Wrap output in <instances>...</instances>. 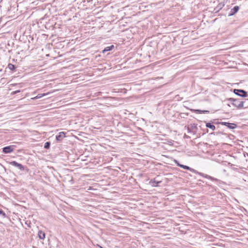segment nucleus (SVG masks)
I'll use <instances>...</instances> for the list:
<instances>
[{"mask_svg": "<svg viewBox=\"0 0 248 248\" xmlns=\"http://www.w3.org/2000/svg\"><path fill=\"white\" fill-rule=\"evenodd\" d=\"M228 100L230 102L232 105L237 108H242L244 107V102L241 101L240 99L230 98L228 99Z\"/></svg>", "mask_w": 248, "mask_h": 248, "instance_id": "nucleus-1", "label": "nucleus"}, {"mask_svg": "<svg viewBox=\"0 0 248 248\" xmlns=\"http://www.w3.org/2000/svg\"><path fill=\"white\" fill-rule=\"evenodd\" d=\"M216 124H220L221 125H225L230 129H233L237 127V124L234 123H230L225 122H217Z\"/></svg>", "mask_w": 248, "mask_h": 248, "instance_id": "nucleus-2", "label": "nucleus"}, {"mask_svg": "<svg viewBox=\"0 0 248 248\" xmlns=\"http://www.w3.org/2000/svg\"><path fill=\"white\" fill-rule=\"evenodd\" d=\"M233 93L236 95L243 97H246L248 96L247 92L241 89H234Z\"/></svg>", "mask_w": 248, "mask_h": 248, "instance_id": "nucleus-3", "label": "nucleus"}, {"mask_svg": "<svg viewBox=\"0 0 248 248\" xmlns=\"http://www.w3.org/2000/svg\"><path fill=\"white\" fill-rule=\"evenodd\" d=\"M10 164L11 165L17 168L19 170H22V171L24 170H25V169L26 168V167L23 166L21 164H20V163L16 162V161H11L10 162Z\"/></svg>", "mask_w": 248, "mask_h": 248, "instance_id": "nucleus-4", "label": "nucleus"}, {"mask_svg": "<svg viewBox=\"0 0 248 248\" xmlns=\"http://www.w3.org/2000/svg\"><path fill=\"white\" fill-rule=\"evenodd\" d=\"M13 146H8L2 148V152L4 154H9L14 151Z\"/></svg>", "mask_w": 248, "mask_h": 248, "instance_id": "nucleus-5", "label": "nucleus"}, {"mask_svg": "<svg viewBox=\"0 0 248 248\" xmlns=\"http://www.w3.org/2000/svg\"><path fill=\"white\" fill-rule=\"evenodd\" d=\"M65 137V133L60 132L59 133L58 135L56 136V140L58 141H61Z\"/></svg>", "mask_w": 248, "mask_h": 248, "instance_id": "nucleus-6", "label": "nucleus"}, {"mask_svg": "<svg viewBox=\"0 0 248 248\" xmlns=\"http://www.w3.org/2000/svg\"><path fill=\"white\" fill-rule=\"evenodd\" d=\"M239 9V7L238 6H235L232 9L229 13L228 16H231L234 15Z\"/></svg>", "mask_w": 248, "mask_h": 248, "instance_id": "nucleus-7", "label": "nucleus"}, {"mask_svg": "<svg viewBox=\"0 0 248 248\" xmlns=\"http://www.w3.org/2000/svg\"><path fill=\"white\" fill-rule=\"evenodd\" d=\"M196 173H199L200 175L202 176L203 177H205V178H206L207 179H210L211 180H213V181H218V180L217 178H215L211 176H209L207 174H204L203 173H202L201 172H197V171L195 172Z\"/></svg>", "mask_w": 248, "mask_h": 248, "instance_id": "nucleus-8", "label": "nucleus"}, {"mask_svg": "<svg viewBox=\"0 0 248 248\" xmlns=\"http://www.w3.org/2000/svg\"><path fill=\"white\" fill-rule=\"evenodd\" d=\"M190 110H191V111H192L193 112H195V113H199V114H202V113L206 114V113H209V111L206 110L194 109H190Z\"/></svg>", "mask_w": 248, "mask_h": 248, "instance_id": "nucleus-9", "label": "nucleus"}, {"mask_svg": "<svg viewBox=\"0 0 248 248\" xmlns=\"http://www.w3.org/2000/svg\"><path fill=\"white\" fill-rule=\"evenodd\" d=\"M161 183V181H156L155 179H151L150 181L149 184L152 186L154 187L157 186L158 184Z\"/></svg>", "mask_w": 248, "mask_h": 248, "instance_id": "nucleus-10", "label": "nucleus"}, {"mask_svg": "<svg viewBox=\"0 0 248 248\" xmlns=\"http://www.w3.org/2000/svg\"><path fill=\"white\" fill-rule=\"evenodd\" d=\"M114 48V46L113 45H112L109 46H107L102 51V53L103 54H105L106 52L112 50Z\"/></svg>", "mask_w": 248, "mask_h": 248, "instance_id": "nucleus-11", "label": "nucleus"}, {"mask_svg": "<svg viewBox=\"0 0 248 248\" xmlns=\"http://www.w3.org/2000/svg\"><path fill=\"white\" fill-rule=\"evenodd\" d=\"M179 167L180 168H182L184 169H185V170H189L190 171H192V172H196V170H194L193 169L189 167L188 166H186V165H184L181 164V165H179Z\"/></svg>", "mask_w": 248, "mask_h": 248, "instance_id": "nucleus-12", "label": "nucleus"}, {"mask_svg": "<svg viewBox=\"0 0 248 248\" xmlns=\"http://www.w3.org/2000/svg\"><path fill=\"white\" fill-rule=\"evenodd\" d=\"M38 236L40 239H44L45 238L46 234L44 232L39 231L38 233Z\"/></svg>", "mask_w": 248, "mask_h": 248, "instance_id": "nucleus-13", "label": "nucleus"}, {"mask_svg": "<svg viewBox=\"0 0 248 248\" xmlns=\"http://www.w3.org/2000/svg\"><path fill=\"white\" fill-rule=\"evenodd\" d=\"M206 127L212 129V130H215L216 129L215 126L213 125L211 123H206Z\"/></svg>", "mask_w": 248, "mask_h": 248, "instance_id": "nucleus-14", "label": "nucleus"}, {"mask_svg": "<svg viewBox=\"0 0 248 248\" xmlns=\"http://www.w3.org/2000/svg\"><path fill=\"white\" fill-rule=\"evenodd\" d=\"M8 67L10 70L12 71L15 70L16 68V66L12 63H9L8 65Z\"/></svg>", "mask_w": 248, "mask_h": 248, "instance_id": "nucleus-15", "label": "nucleus"}, {"mask_svg": "<svg viewBox=\"0 0 248 248\" xmlns=\"http://www.w3.org/2000/svg\"><path fill=\"white\" fill-rule=\"evenodd\" d=\"M49 93H40V94H38L36 96H35L34 97V98L35 99H39V98H41L42 97L44 96H45L46 95H47Z\"/></svg>", "mask_w": 248, "mask_h": 248, "instance_id": "nucleus-16", "label": "nucleus"}, {"mask_svg": "<svg viewBox=\"0 0 248 248\" xmlns=\"http://www.w3.org/2000/svg\"><path fill=\"white\" fill-rule=\"evenodd\" d=\"M50 142L49 141H47L45 143L44 148L46 149H48L50 148Z\"/></svg>", "mask_w": 248, "mask_h": 248, "instance_id": "nucleus-17", "label": "nucleus"}, {"mask_svg": "<svg viewBox=\"0 0 248 248\" xmlns=\"http://www.w3.org/2000/svg\"><path fill=\"white\" fill-rule=\"evenodd\" d=\"M222 8V7L220 4H218L215 9L214 11H215V12H217L219 11L220 9Z\"/></svg>", "mask_w": 248, "mask_h": 248, "instance_id": "nucleus-18", "label": "nucleus"}, {"mask_svg": "<svg viewBox=\"0 0 248 248\" xmlns=\"http://www.w3.org/2000/svg\"><path fill=\"white\" fill-rule=\"evenodd\" d=\"M0 215L2 216L3 217H6V214L4 212V211L0 209Z\"/></svg>", "mask_w": 248, "mask_h": 248, "instance_id": "nucleus-19", "label": "nucleus"}, {"mask_svg": "<svg viewBox=\"0 0 248 248\" xmlns=\"http://www.w3.org/2000/svg\"><path fill=\"white\" fill-rule=\"evenodd\" d=\"M174 162H175V163H176V164L177 165V166L179 167V165H181V164L179 163V161L178 160H174Z\"/></svg>", "mask_w": 248, "mask_h": 248, "instance_id": "nucleus-20", "label": "nucleus"}, {"mask_svg": "<svg viewBox=\"0 0 248 248\" xmlns=\"http://www.w3.org/2000/svg\"><path fill=\"white\" fill-rule=\"evenodd\" d=\"M20 92V90H17V91H16L13 92L12 93V94H16V93H19Z\"/></svg>", "mask_w": 248, "mask_h": 248, "instance_id": "nucleus-21", "label": "nucleus"}, {"mask_svg": "<svg viewBox=\"0 0 248 248\" xmlns=\"http://www.w3.org/2000/svg\"><path fill=\"white\" fill-rule=\"evenodd\" d=\"M187 130L188 133H190L191 132V129L189 127H187Z\"/></svg>", "mask_w": 248, "mask_h": 248, "instance_id": "nucleus-22", "label": "nucleus"}, {"mask_svg": "<svg viewBox=\"0 0 248 248\" xmlns=\"http://www.w3.org/2000/svg\"><path fill=\"white\" fill-rule=\"evenodd\" d=\"M185 138H187V139H188V138H190L188 136H187V135H185Z\"/></svg>", "mask_w": 248, "mask_h": 248, "instance_id": "nucleus-23", "label": "nucleus"}, {"mask_svg": "<svg viewBox=\"0 0 248 248\" xmlns=\"http://www.w3.org/2000/svg\"><path fill=\"white\" fill-rule=\"evenodd\" d=\"M97 246L99 248H103L102 246L99 245H97Z\"/></svg>", "mask_w": 248, "mask_h": 248, "instance_id": "nucleus-24", "label": "nucleus"}, {"mask_svg": "<svg viewBox=\"0 0 248 248\" xmlns=\"http://www.w3.org/2000/svg\"><path fill=\"white\" fill-rule=\"evenodd\" d=\"M2 0H0V1H2Z\"/></svg>", "mask_w": 248, "mask_h": 248, "instance_id": "nucleus-25", "label": "nucleus"}]
</instances>
